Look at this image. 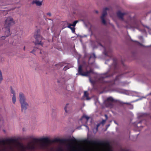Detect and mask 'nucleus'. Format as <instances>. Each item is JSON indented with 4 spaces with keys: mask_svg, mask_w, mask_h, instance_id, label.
<instances>
[{
    "mask_svg": "<svg viewBox=\"0 0 151 151\" xmlns=\"http://www.w3.org/2000/svg\"><path fill=\"white\" fill-rule=\"evenodd\" d=\"M150 95H151V92L150 93Z\"/></svg>",
    "mask_w": 151,
    "mask_h": 151,
    "instance_id": "43",
    "label": "nucleus"
},
{
    "mask_svg": "<svg viewBox=\"0 0 151 151\" xmlns=\"http://www.w3.org/2000/svg\"><path fill=\"white\" fill-rule=\"evenodd\" d=\"M109 9L107 7H106L103 9V13L104 14H107L106 11L108 10Z\"/></svg>",
    "mask_w": 151,
    "mask_h": 151,
    "instance_id": "15",
    "label": "nucleus"
},
{
    "mask_svg": "<svg viewBox=\"0 0 151 151\" xmlns=\"http://www.w3.org/2000/svg\"><path fill=\"white\" fill-rule=\"evenodd\" d=\"M116 102L112 97H109L107 98L105 101V106L106 107L112 108L114 106L113 103Z\"/></svg>",
    "mask_w": 151,
    "mask_h": 151,
    "instance_id": "6",
    "label": "nucleus"
},
{
    "mask_svg": "<svg viewBox=\"0 0 151 151\" xmlns=\"http://www.w3.org/2000/svg\"><path fill=\"white\" fill-rule=\"evenodd\" d=\"M0 80L1 81L2 80V76H0Z\"/></svg>",
    "mask_w": 151,
    "mask_h": 151,
    "instance_id": "35",
    "label": "nucleus"
},
{
    "mask_svg": "<svg viewBox=\"0 0 151 151\" xmlns=\"http://www.w3.org/2000/svg\"><path fill=\"white\" fill-rule=\"evenodd\" d=\"M113 75V73L109 74V72H107L101 74L99 78L98 81L99 82L102 84L104 89H109L111 88L112 86L115 84V80L108 81L105 80L106 78L112 76ZM118 77V76H116L115 81L117 80Z\"/></svg>",
    "mask_w": 151,
    "mask_h": 151,
    "instance_id": "1",
    "label": "nucleus"
},
{
    "mask_svg": "<svg viewBox=\"0 0 151 151\" xmlns=\"http://www.w3.org/2000/svg\"><path fill=\"white\" fill-rule=\"evenodd\" d=\"M42 1H40L37 0H35L32 1L33 4H35L37 6H40L42 5Z\"/></svg>",
    "mask_w": 151,
    "mask_h": 151,
    "instance_id": "11",
    "label": "nucleus"
},
{
    "mask_svg": "<svg viewBox=\"0 0 151 151\" xmlns=\"http://www.w3.org/2000/svg\"><path fill=\"white\" fill-rule=\"evenodd\" d=\"M125 22H126V23H127V21H126Z\"/></svg>",
    "mask_w": 151,
    "mask_h": 151,
    "instance_id": "42",
    "label": "nucleus"
},
{
    "mask_svg": "<svg viewBox=\"0 0 151 151\" xmlns=\"http://www.w3.org/2000/svg\"><path fill=\"white\" fill-rule=\"evenodd\" d=\"M12 101L14 103H15L16 101V98L15 97V94L14 93L13 95V98H12Z\"/></svg>",
    "mask_w": 151,
    "mask_h": 151,
    "instance_id": "17",
    "label": "nucleus"
},
{
    "mask_svg": "<svg viewBox=\"0 0 151 151\" xmlns=\"http://www.w3.org/2000/svg\"><path fill=\"white\" fill-rule=\"evenodd\" d=\"M2 76L1 72V71L0 70V76Z\"/></svg>",
    "mask_w": 151,
    "mask_h": 151,
    "instance_id": "36",
    "label": "nucleus"
},
{
    "mask_svg": "<svg viewBox=\"0 0 151 151\" xmlns=\"http://www.w3.org/2000/svg\"><path fill=\"white\" fill-rule=\"evenodd\" d=\"M101 19L102 21V23L104 25L106 24V22L105 19L104 18H101Z\"/></svg>",
    "mask_w": 151,
    "mask_h": 151,
    "instance_id": "19",
    "label": "nucleus"
},
{
    "mask_svg": "<svg viewBox=\"0 0 151 151\" xmlns=\"http://www.w3.org/2000/svg\"><path fill=\"white\" fill-rule=\"evenodd\" d=\"M72 26V25H71V24H69V25H68V28H70V29H71L72 28V27H71V26Z\"/></svg>",
    "mask_w": 151,
    "mask_h": 151,
    "instance_id": "29",
    "label": "nucleus"
},
{
    "mask_svg": "<svg viewBox=\"0 0 151 151\" xmlns=\"http://www.w3.org/2000/svg\"><path fill=\"white\" fill-rule=\"evenodd\" d=\"M88 94L87 93V91H85L84 92V96L86 97H88Z\"/></svg>",
    "mask_w": 151,
    "mask_h": 151,
    "instance_id": "20",
    "label": "nucleus"
},
{
    "mask_svg": "<svg viewBox=\"0 0 151 151\" xmlns=\"http://www.w3.org/2000/svg\"><path fill=\"white\" fill-rule=\"evenodd\" d=\"M69 104H66L64 108L65 110L66 113H68L69 111V108L68 107Z\"/></svg>",
    "mask_w": 151,
    "mask_h": 151,
    "instance_id": "13",
    "label": "nucleus"
},
{
    "mask_svg": "<svg viewBox=\"0 0 151 151\" xmlns=\"http://www.w3.org/2000/svg\"><path fill=\"white\" fill-rule=\"evenodd\" d=\"M98 130V129L96 127L94 128L93 129V132L95 134H96Z\"/></svg>",
    "mask_w": 151,
    "mask_h": 151,
    "instance_id": "18",
    "label": "nucleus"
},
{
    "mask_svg": "<svg viewBox=\"0 0 151 151\" xmlns=\"http://www.w3.org/2000/svg\"><path fill=\"white\" fill-rule=\"evenodd\" d=\"M77 22H78V21H77V20H76V21H74L73 22V24H71L72 26L75 27L76 26V25Z\"/></svg>",
    "mask_w": 151,
    "mask_h": 151,
    "instance_id": "22",
    "label": "nucleus"
},
{
    "mask_svg": "<svg viewBox=\"0 0 151 151\" xmlns=\"http://www.w3.org/2000/svg\"><path fill=\"white\" fill-rule=\"evenodd\" d=\"M34 141L35 142H40L42 145V148L47 147L52 142V141L48 137L42 138L38 139H35Z\"/></svg>",
    "mask_w": 151,
    "mask_h": 151,
    "instance_id": "5",
    "label": "nucleus"
},
{
    "mask_svg": "<svg viewBox=\"0 0 151 151\" xmlns=\"http://www.w3.org/2000/svg\"><path fill=\"white\" fill-rule=\"evenodd\" d=\"M57 143L59 142L63 143L68 142L66 145V147L68 150V151H72V143L76 142L77 140L75 138L63 139H60L57 137Z\"/></svg>",
    "mask_w": 151,
    "mask_h": 151,
    "instance_id": "3",
    "label": "nucleus"
},
{
    "mask_svg": "<svg viewBox=\"0 0 151 151\" xmlns=\"http://www.w3.org/2000/svg\"><path fill=\"white\" fill-rule=\"evenodd\" d=\"M106 122V120H103L102 121H101V122L100 123H101V124H102L103 125Z\"/></svg>",
    "mask_w": 151,
    "mask_h": 151,
    "instance_id": "24",
    "label": "nucleus"
},
{
    "mask_svg": "<svg viewBox=\"0 0 151 151\" xmlns=\"http://www.w3.org/2000/svg\"><path fill=\"white\" fill-rule=\"evenodd\" d=\"M100 45L101 46V47H103V46L101 44H100Z\"/></svg>",
    "mask_w": 151,
    "mask_h": 151,
    "instance_id": "41",
    "label": "nucleus"
},
{
    "mask_svg": "<svg viewBox=\"0 0 151 151\" xmlns=\"http://www.w3.org/2000/svg\"><path fill=\"white\" fill-rule=\"evenodd\" d=\"M113 65L114 66L115 69H116L117 68V64L116 62H115L114 61L113 62Z\"/></svg>",
    "mask_w": 151,
    "mask_h": 151,
    "instance_id": "21",
    "label": "nucleus"
},
{
    "mask_svg": "<svg viewBox=\"0 0 151 151\" xmlns=\"http://www.w3.org/2000/svg\"><path fill=\"white\" fill-rule=\"evenodd\" d=\"M78 73L77 75L78 74L82 76L89 77V79L91 80V74H94L95 73L93 71V70L90 68L89 70L86 72H83L82 69V66L81 65H79L78 66Z\"/></svg>",
    "mask_w": 151,
    "mask_h": 151,
    "instance_id": "4",
    "label": "nucleus"
},
{
    "mask_svg": "<svg viewBox=\"0 0 151 151\" xmlns=\"http://www.w3.org/2000/svg\"><path fill=\"white\" fill-rule=\"evenodd\" d=\"M20 101L22 107V109H27V106L28 104L25 102V99L23 94L21 93L19 94Z\"/></svg>",
    "mask_w": 151,
    "mask_h": 151,
    "instance_id": "9",
    "label": "nucleus"
},
{
    "mask_svg": "<svg viewBox=\"0 0 151 151\" xmlns=\"http://www.w3.org/2000/svg\"><path fill=\"white\" fill-rule=\"evenodd\" d=\"M133 41L134 42H137L138 44L139 45H142V44L140 43L139 42H137V41Z\"/></svg>",
    "mask_w": 151,
    "mask_h": 151,
    "instance_id": "27",
    "label": "nucleus"
},
{
    "mask_svg": "<svg viewBox=\"0 0 151 151\" xmlns=\"http://www.w3.org/2000/svg\"><path fill=\"white\" fill-rule=\"evenodd\" d=\"M40 31L37 30L35 32V41L34 42L36 44H41L42 37L40 36Z\"/></svg>",
    "mask_w": 151,
    "mask_h": 151,
    "instance_id": "8",
    "label": "nucleus"
},
{
    "mask_svg": "<svg viewBox=\"0 0 151 151\" xmlns=\"http://www.w3.org/2000/svg\"><path fill=\"white\" fill-rule=\"evenodd\" d=\"M104 54L105 55L108 56V53L107 52H106L105 49V50H104Z\"/></svg>",
    "mask_w": 151,
    "mask_h": 151,
    "instance_id": "26",
    "label": "nucleus"
},
{
    "mask_svg": "<svg viewBox=\"0 0 151 151\" xmlns=\"http://www.w3.org/2000/svg\"><path fill=\"white\" fill-rule=\"evenodd\" d=\"M65 64L63 63H59L58 64H57V66L58 65H61V66H63L65 65Z\"/></svg>",
    "mask_w": 151,
    "mask_h": 151,
    "instance_id": "23",
    "label": "nucleus"
},
{
    "mask_svg": "<svg viewBox=\"0 0 151 151\" xmlns=\"http://www.w3.org/2000/svg\"><path fill=\"white\" fill-rule=\"evenodd\" d=\"M105 116L106 117V119H107V116L106 115H105Z\"/></svg>",
    "mask_w": 151,
    "mask_h": 151,
    "instance_id": "39",
    "label": "nucleus"
},
{
    "mask_svg": "<svg viewBox=\"0 0 151 151\" xmlns=\"http://www.w3.org/2000/svg\"><path fill=\"white\" fill-rule=\"evenodd\" d=\"M71 29L72 32L73 33H74L75 32V29L74 27H72L71 29Z\"/></svg>",
    "mask_w": 151,
    "mask_h": 151,
    "instance_id": "28",
    "label": "nucleus"
},
{
    "mask_svg": "<svg viewBox=\"0 0 151 151\" xmlns=\"http://www.w3.org/2000/svg\"><path fill=\"white\" fill-rule=\"evenodd\" d=\"M15 24L13 18L11 16L7 17L4 22V29L5 33V36L7 37L10 35V27Z\"/></svg>",
    "mask_w": 151,
    "mask_h": 151,
    "instance_id": "2",
    "label": "nucleus"
},
{
    "mask_svg": "<svg viewBox=\"0 0 151 151\" xmlns=\"http://www.w3.org/2000/svg\"><path fill=\"white\" fill-rule=\"evenodd\" d=\"M89 117L86 116V115H84L81 118V119H80V120L82 121L83 120V119L85 118L86 119V122H88V120L89 119Z\"/></svg>",
    "mask_w": 151,
    "mask_h": 151,
    "instance_id": "12",
    "label": "nucleus"
},
{
    "mask_svg": "<svg viewBox=\"0 0 151 151\" xmlns=\"http://www.w3.org/2000/svg\"><path fill=\"white\" fill-rule=\"evenodd\" d=\"M131 26V25L130 24H129L128 25H126V27L127 28H129V27H130Z\"/></svg>",
    "mask_w": 151,
    "mask_h": 151,
    "instance_id": "31",
    "label": "nucleus"
},
{
    "mask_svg": "<svg viewBox=\"0 0 151 151\" xmlns=\"http://www.w3.org/2000/svg\"><path fill=\"white\" fill-rule=\"evenodd\" d=\"M122 151H130L128 149H122Z\"/></svg>",
    "mask_w": 151,
    "mask_h": 151,
    "instance_id": "32",
    "label": "nucleus"
},
{
    "mask_svg": "<svg viewBox=\"0 0 151 151\" xmlns=\"http://www.w3.org/2000/svg\"><path fill=\"white\" fill-rule=\"evenodd\" d=\"M70 68V66L68 65H67L65 66L64 67V68L63 69V70L64 71H66V70H67L69 69Z\"/></svg>",
    "mask_w": 151,
    "mask_h": 151,
    "instance_id": "16",
    "label": "nucleus"
},
{
    "mask_svg": "<svg viewBox=\"0 0 151 151\" xmlns=\"http://www.w3.org/2000/svg\"><path fill=\"white\" fill-rule=\"evenodd\" d=\"M95 12L96 14H98V11H96Z\"/></svg>",
    "mask_w": 151,
    "mask_h": 151,
    "instance_id": "38",
    "label": "nucleus"
},
{
    "mask_svg": "<svg viewBox=\"0 0 151 151\" xmlns=\"http://www.w3.org/2000/svg\"><path fill=\"white\" fill-rule=\"evenodd\" d=\"M11 92L13 94H14V93L15 94L14 91L12 89H11Z\"/></svg>",
    "mask_w": 151,
    "mask_h": 151,
    "instance_id": "33",
    "label": "nucleus"
},
{
    "mask_svg": "<svg viewBox=\"0 0 151 151\" xmlns=\"http://www.w3.org/2000/svg\"><path fill=\"white\" fill-rule=\"evenodd\" d=\"M89 143L92 145H104V146H109V143L108 141L102 142L95 140H91L89 141Z\"/></svg>",
    "mask_w": 151,
    "mask_h": 151,
    "instance_id": "7",
    "label": "nucleus"
},
{
    "mask_svg": "<svg viewBox=\"0 0 151 151\" xmlns=\"http://www.w3.org/2000/svg\"><path fill=\"white\" fill-rule=\"evenodd\" d=\"M117 15L118 17L122 20H124L123 17L125 14V13H122L121 11H119L117 12Z\"/></svg>",
    "mask_w": 151,
    "mask_h": 151,
    "instance_id": "10",
    "label": "nucleus"
},
{
    "mask_svg": "<svg viewBox=\"0 0 151 151\" xmlns=\"http://www.w3.org/2000/svg\"><path fill=\"white\" fill-rule=\"evenodd\" d=\"M101 124V123H99L98 124L96 125V128H97L98 129L99 127L100 126Z\"/></svg>",
    "mask_w": 151,
    "mask_h": 151,
    "instance_id": "30",
    "label": "nucleus"
},
{
    "mask_svg": "<svg viewBox=\"0 0 151 151\" xmlns=\"http://www.w3.org/2000/svg\"><path fill=\"white\" fill-rule=\"evenodd\" d=\"M120 104H126L127 105H129L131 106V107L130 108V109H132L133 108V106L132 105H131L129 103H123L122 102H121L120 103Z\"/></svg>",
    "mask_w": 151,
    "mask_h": 151,
    "instance_id": "14",
    "label": "nucleus"
},
{
    "mask_svg": "<svg viewBox=\"0 0 151 151\" xmlns=\"http://www.w3.org/2000/svg\"><path fill=\"white\" fill-rule=\"evenodd\" d=\"M107 14H104L102 13V16H101V18H104V17H105V16Z\"/></svg>",
    "mask_w": 151,
    "mask_h": 151,
    "instance_id": "25",
    "label": "nucleus"
},
{
    "mask_svg": "<svg viewBox=\"0 0 151 151\" xmlns=\"http://www.w3.org/2000/svg\"><path fill=\"white\" fill-rule=\"evenodd\" d=\"M110 126V124H108L106 126V128H108Z\"/></svg>",
    "mask_w": 151,
    "mask_h": 151,
    "instance_id": "37",
    "label": "nucleus"
},
{
    "mask_svg": "<svg viewBox=\"0 0 151 151\" xmlns=\"http://www.w3.org/2000/svg\"><path fill=\"white\" fill-rule=\"evenodd\" d=\"M57 151H59L58 150L59 148L58 147H57Z\"/></svg>",
    "mask_w": 151,
    "mask_h": 151,
    "instance_id": "40",
    "label": "nucleus"
},
{
    "mask_svg": "<svg viewBox=\"0 0 151 151\" xmlns=\"http://www.w3.org/2000/svg\"><path fill=\"white\" fill-rule=\"evenodd\" d=\"M47 15H49V16H51V14L50 13H47Z\"/></svg>",
    "mask_w": 151,
    "mask_h": 151,
    "instance_id": "34",
    "label": "nucleus"
}]
</instances>
